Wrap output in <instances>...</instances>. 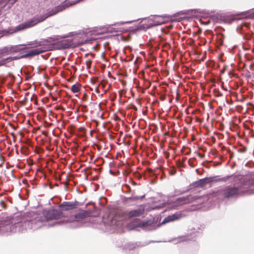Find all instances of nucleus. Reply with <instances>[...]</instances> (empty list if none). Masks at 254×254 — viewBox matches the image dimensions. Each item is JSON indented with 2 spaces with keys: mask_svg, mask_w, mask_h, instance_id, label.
<instances>
[{
  "mask_svg": "<svg viewBox=\"0 0 254 254\" xmlns=\"http://www.w3.org/2000/svg\"><path fill=\"white\" fill-rule=\"evenodd\" d=\"M164 22V21H163V17L161 16H157L155 18L154 20L145 19L140 22L137 29L132 30L131 32L142 30L145 31L148 28L153 26L162 25Z\"/></svg>",
  "mask_w": 254,
  "mask_h": 254,
  "instance_id": "obj_4",
  "label": "nucleus"
},
{
  "mask_svg": "<svg viewBox=\"0 0 254 254\" xmlns=\"http://www.w3.org/2000/svg\"><path fill=\"white\" fill-rule=\"evenodd\" d=\"M140 198H141V197H140V196H132L131 197L126 198V200H133V201H135V200H138V199H139Z\"/></svg>",
  "mask_w": 254,
  "mask_h": 254,
  "instance_id": "obj_21",
  "label": "nucleus"
},
{
  "mask_svg": "<svg viewBox=\"0 0 254 254\" xmlns=\"http://www.w3.org/2000/svg\"><path fill=\"white\" fill-rule=\"evenodd\" d=\"M125 187L127 188V191L126 192V193H130L131 191V188H130V187L128 185H125Z\"/></svg>",
  "mask_w": 254,
  "mask_h": 254,
  "instance_id": "obj_24",
  "label": "nucleus"
},
{
  "mask_svg": "<svg viewBox=\"0 0 254 254\" xmlns=\"http://www.w3.org/2000/svg\"><path fill=\"white\" fill-rule=\"evenodd\" d=\"M192 201V197L191 195L181 197L176 199L175 201V206H180L190 203Z\"/></svg>",
  "mask_w": 254,
  "mask_h": 254,
  "instance_id": "obj_9",
  "label": "nucleus"
},
{
  "mask_svg": "<svg viewBox=\"0 0 254 254\" xmlns=\"http://www.w3.org/2000/svg\"><path fill=\"white\" fill-rule=\"evenodd\" d=\"M33 216H34V219L30 220L32 223H37L38 222L42 223V220L37 215L34 214Z\"/></svg>",
  "mask_w": 254,
  "mask_h": 254,
  "instance_id": "obj_19",
  "label": "nucleus"
},
{
  "mask_svg": "<svg viewBox=\"0 0 254 254\" xmlns=\"http://www.w3.org/2000/svg\"><path fill=\"white\" fill-rule=\"evenodd\" d=\"M90 212L88 211L80 210L78 213L74 215V219L75 221H81L90 215Z\"/></svg>",
  "mask_w": 254,
  "mask_h": 254,
  "instance_id": "obj_10",
  "label": "nucleus"
},
{
  "mask_svg": "<svg viewBox=\"0 0 254 254\" xmlns=\"http://www.w3.org/2000/svg\"><path fill=\"white\" fill-rule=\"evenodd\" d=\"M17 0H14L13 2H15Z\"/></svg>",
  "mask_w": 254,
  "mask_h": 254,
  "instance_id": "obj_31",
  "label": "nucleus"
},
{
  "mask_svg": "<svg viewBox=\"0 0 254 254\" xmlns=\"http://www.w3.org/2000/svg\"><path fill=\"white\" fill-rule=\"evenodd\" d=\"M173 27V25L171 23H170L167 25L162 26L160 28V29L162 32H167L166 31V28H167L168 29H171Z\"/></svg>",
  "mask_w": 254,
  "mask_h": 254,
  "instance_id": "obj_18",
  "label": "nucleus"
},
{
  "mask_svg": "<svg viewBox=\"0 0 254 254\" xmlns=\"http://www.w3.org/2000/svg\"><path fill=\"white\" fill-rule=\"evenodd\" d=\"M144 209L143 208H138L137 209L131 210L129 211L127 215L129 218L139 217L144 213Z\"/></svg>",
  "mask_w": 254,
  "mask_h": 254,
  "instance_id": "obj_11",
  "label": "nucleus"
},
{
  "mask_svg": "<svg viewBox=\"0 0 254 254\" xmlns=\"http://www.w3.org/2000/svg\"><path fill=\"white\" fill-rule=\"evenodd\" d=\"M77 202L64 201L60 205V208L62 211H67L76 208Z\"/></svg>",
  "mask_w": 254,
  "mask_h": 254,
  "instance_id": "obj_8",
  "label": "nucleus"
},
{
  "mask_svg": "<svg viewBox=\"0 0 254 254\" xmlns=\"http://www.w3.org/2000/svg\"><path fill=\"white\" fill-rule=\"evenodd\" d=\"M71 90L74 93H78L80 91V86L79 85L74 84L72 85Z\"/></svg>",
  "mask_w": 254,
  "mask_h": 254,
  "instance_id": "obj_20",
  "label": "nucleus"
},
{
  "mask_svg": "<svg viewBox=\"0 0 254 254\" xmlns=\"http://www.w3.org/2000/svg\"><path fill=\"white\" fill-rule=\"evenodd\" d=\"M133 185H136V183H133Z\"/></svg>",
  "mask_w": 254,
  "mask_h": 254,
  "instance_id": "obj_34",
  "label": "nucleus"
},
{
  "mask_svg": "<svg viewBox=\"0 0 254 254\" xmlns=\"http://www.w3.org/2000/svg\"><path fill=\"white\" fill-rule=\"evenodd\" d=\"M213 179L212 178H205L199 180L198 181L195 183L196 186L197 187H203L206 184L212 182Z\"/></svg>",
  "mask_w": 254,
  "mask_h": 254,
  "instance_id": "obj_15",
  "label": "nucleus"
},
{
  "mask_svg": "<svg viewBox=\"0 0 254 254\" xmlns=\"http://www.w3.org/2000/svg\"><path fill=\"white\" fill-rule=\"evenodd\" d=\"M251 17L254 18V14H252Z\"/></svg>",
  "mask_w": 254,
  "mask_h": 254,
  "instance_id": "obj_30",
  "label": "nucleus"
},
{
  "mask_svg": "<svg viewBox=\"0 0 254 254\" xmlns=\"http://www.w3.org/2000/svg\"><path fill=\"white\" fill-rule=\"evenodd\" d=\"M228 177H227V178H223L220 179L219 181H226L228 179Z\"/></svg>",
  "mask_w": 254,
  "mask_h": 254,
  "instance_id": "obj_27",
  "label": "nucleus"
},
{
  "mask_svg": "<svg viewBox=\"0 0 254 254\" xmlns=\"http://www.w3.org/2000/svg\"><path fill=\"white\" fill-rule=\"evenodd\" d=\"M46 51V50L44 49L43 48H37L29 51L27 52L26 54L22 55L20 56L8 57L7 58L3 59L0 60V66L4 65L7 63H8L11 61L17 60L20 59L27 58L29 57H32L33 56L43 53Z\"/></svg>",
  "mask_w": 254,
  "mask_h": 254,
  "instance_id": "obj_3",
  "label": "nucleus"
},
{
  "mask_svg": "<svg viewBox=\"0 0 254 254\" xmlns=\"http://www.w3.org/2000/svg\"><path fill=\"white\" fill-rule=\"evenodd\" d=\"M44 215L47 220H58L63 217V212L56 209H50L45 211Z\"/></svg>",
  "mask_w": 254,
  "mask_h": 254,
  "instance_id": "obj_7",
  "label": "nucleus"
},
{
  "mask_svg": "<svg viewBox=\"0 0 254 254\" xmlns=\"http://www.w3.org/2000/svg\"><path fill=\"white\" fill-rule=\"evenodd\" d=\"M2 32H6V31H2Z\"/></svg>",
  "mask_w": 254,
  "mask_h": 254,
  "instance_id": "obj_36",
  "label": "nucleus"
},
{
  "mask_svg": "<svg viewBox=\"0 0 254 254\" xmlns=\"http://www.w3.org/2000/svg\"><path fill=\"white\" fill-rule=\"evenodd\" d=\"M184 15L185 14L182 12L177 13L173 16V18H172L171 19L175 21H181L182 19L186 17L185 16H180V15Z\"/></svg>",
  "mask_w": 254,
  "mask_h": 254,
  "instance_id": "obj_16",
  "label": "nucleus"
},
{
  "mask_svg": "<svg viewBox=\"0 0 254 254\" xmlns=\"http://www.w3.org/2000/svg\"><path fill=\"white\" fill-rule=\"evenodd\" d=\"M130 33H129L127 36H124L122 34H117L115 35H111V37H113L114 38H117L118 41L121 40L123 42H127L130 41L131 38V36L130 35Z\"/></svg>",
  "mask_w": 254,
  "mask_h": 254,
  "instance_id": "obj_14",
  "label": "nucleus"
},
{
  "mask_svg": "<svg viewBox=\"0 0 254 254\" xmlns=\"http://www.w3.org/2000/svg\"><path fill=\"white\" fill-rule=\"evenodd\" d=\"M133 185H136V183H133Z\"/></svg>",
  "mask_w": 254,
  "mask_h": 254,
  "instance_id": "obj_33",
  "label": "nucleus"
},
{
  "mask_svg": "<svg viewBox=\"0 0 254 254\" xmlns=\"http://www.w3.org/2000/svg\"><path fill=\"white\" fill-rule=\"evenodd\" d=\"M182 217V214L180 213H176L173 215H169L165 217L163 220L162 223H166L176 220H178Z\"/></svg>",
  "mask_w": 254,
  "mask_h": 254,
  "instance_id": "obj_12",
  "label": "nucleus"
},
{
  "mask_svg": "<svg viewBox=\"0 0 254 254\" xmlns=\"http://www.w3.org/2000/svg\"><path fill=\"white\" fill-rule=\"evenodd\" d=\"M90 33H71L75 47L86 44H91L97 38L93 36Z\"/></svg>",
  "mask_w": 254,
  "mask_h": 254,
  "instance_id": "obj_2",
  "label": "nucleus"
},
{
  "mask_svg": "<svg viewBox=\"0 0 254 254\" xmlns=\"http://www.w3.org/2000/svg\"><path fill=\"white\" fill-rule=\"evenodd\" d=\"M239 190L238 187L227 186L213 192L212 195L220 198H228L237 195L239 193Z\"/></svg>",
  "mask_w": 254,
  "mask_h": 254,
  "instance_id": "obj_5",
  "label": "nucleus"
},
{
  "mask_svg": "<svg viewBox=\"0 0 254 254\" xmlns=\"http://www.w3.org/2000/svg\"><path fill=\"white\" fill-rule=\"evenodd\" d=\"M147 225V222H141V223H140L138 226L139 227H143L146 226Z\"/></svg>",
  "mask_w": 254,
  "mask_h": 254,
  "instance_id": "obj_25",
  "label": "nucleus"
},
{
  "mask_svg": "<svg viewBox=\"0 0 254 254\" xmlns=\"http://www.w3.org/2000/svg\"><path fill=\"white\" fill-rule=\"evenodd\" d=\"M225 37L224 35L222 33H219L218 34H216V38L218 41V43L222 45L223 43V38Z\"/></svg>",
  "mask_w": 254,
  "mask_h": 254,
  "instance_id": "obj_17",
  "label": "nucleus"
},
{
  "mask_svg": "<svg viewBox=\"0 0 254 254\" xmlns=\"http://www.w3.org/2000/svg\"><path fill=\"white\" fill-rule=\"evenodd\" d=\"M10 223H16L14 217H7L5 221L0 222V232L4 230L5 225H7Z\"/></svg>",
  "mask_w": 254,
  "mask_h": 254,
  "instance_id": "obj_13",
  "label": "nucleus"
},
{
  "mask_svg": "<svg viewBox=\"0 0 254 254\" xmlns=\"http://www.w3.org/2000/svg\"><path fill=\"white\" fill-rule=\"evenodd\" d=\"M249 27L250 26L248 24L244 23L242 24L241 26V30L243 31H246L249 28Z\"/></svg>",
  "mask_w": 254,
  "mask_h": 254,
  "instance_id": "obj_23",
  "label": "nucleus"
},
{
  "mask_svg": "<svg viewBox=\"0 0 254 254\" xmlns=\"http://www.w3.org/2000/svg\"><path fill=\"white\" fill-rule=\"evenodd\" d=\"M49 44L52 45L56 49L62 50L75 48L71 33L62 36H54L45 39H42L35 43L34 47H41Z\"/></svg>",
  "mask_w": 254,
  "mask_h": 254,
  "instance_id": "obj_1",
  "label": "nucleus"
},
{
  "mask_svg": "<svg viewBox=\"0 0 254 254\" xmlns=\"http://www.w3.org/2000/svg\"><path fill=\"white\" fill-rule=\"evenodd\" d=\"M97 30H99V29H96V30H90L89 32H95V31H97Z\"/></svg>",
  "mask_w": 254,
  "mask_h": 254,
  "instance_id": "obj_29",
  "label": "nucleus"
},
{
  "mask_svg": "<svg viewBox=\"0 0 254 254\" xmlns=\"http://www.w3.org/2000/svg\"><path fill=\"white\" fill-rule=\"evenodd\" d=\"M147 171L149 172V173H152V170L150 168H148L147 169Z\"/></svg>",
  "mask_w": 254,
  "mask_h": 254,
  "instance_id": "obj_28",
  "label": "nucleus"
},
{
  "mask_svg": "<svg viewBox=\"0 0 254 254\" xmlns=\"http://www.w3.org/2000/svg\"><path fill=\"white\" fill-rule=\"evenodd\" d=\"M211 19H212V20H213L214 18H213V17H212V18H211Z\"/></svg>",
  "mask_w": 254,
  "mask_h": 254,
  "instance_id": "obj_32",
  "label": "nucleus"
},
{
  "mask_svg": "<svg viewBox=\"0 0 254 254\" xmlns=\"http://www.w3.org/2000/svg\"><path fill=\"white\" fill-rule=\"evenodd\" d=\"M37 42V41H35L34 43L28 45H18L13 46L5 47L0 49V57L1 58L2 57L7 55L20 53L24 50L28 49L29 47H28L27 45H33L31 47L35 48V47H34V46Z\"/></svg>",
  "mask_w": 254,
  "mask_h": 254,
  "instance_id": "obj_6",
  "label": "nucleus"
},
{
  "mask_svg": "<svg viewBox=\"0 0 254 254\" xmlns=\"http://www.w3.org/2000/svg\"><path fill=\"white\" fill-rule=\"evenodd\" d=\"M200 21L201 22H202V23H204V24H209V23H210V20H209H209H207L206 21H205V22L202 21V20L201 19H200Z\"/></svg>",
  "mask_w": 254,
  "mask_h": 254,
  "instance_id": "obj_26",
  "label": "nucleus"
},
{
  "mask_svg": "<svg viewBox=\"0 0 254 254\" xmlns=\"http://www.w3.org/2000/svg\"><path fill=\"white\" fill-rule=\"evenodd\" d=\"M107 32H112L111 31H109V30L107 31Z\"/></svg>",
  "mask_w": 254,
  "mask_h": 254,
  "instance_id": "obj_35",
  "label": "nucleus"
},
{
  "mask_svg": "<svg viewBox=\"0 0 254 254\" xmlns=\"http://www.w3.org/2000/svg\"><path fill=\"white\" fill-rule=\"evenodd\" d=\"M92 63V61L91 60H88L86 61L85 64L87 69H89L90 68Z\"/></svg>",
  "mask_w": 254,
  "mask_h": 254,
  "instance_id": "obj_22",
  "label": "nucleus"
}]
</instances>
